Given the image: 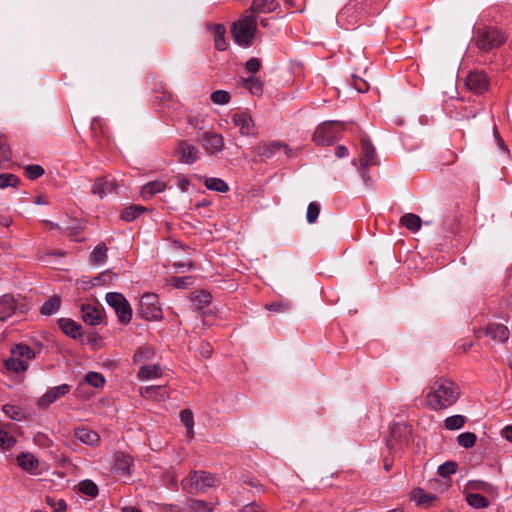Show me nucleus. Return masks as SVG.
<instances>
[{
	"label": "nucleus",
	"instance_id": "obj_1",
	"mask_svg": "<svg viewBox=\"0 0 512 512\" xmlns=\"http://www.w3.org/2000/svg\"><path fill=\"white\" fill-rule=\"evenodd\" d=\"M459 397V387L453 381L440 377L428 385L426 405L431 410L439 411L455 404Z\"/></svg>",
	"mask_w": 512,
	"mask_h": 512
},
{
	"label": "nucleus",
	"instance_id": "obj_2",
	"mask_svg": "<svg viewBox=\"0 0 512 512\" xmlns=\"http://www.w3.org/2000/svg\"><path fill=\"white\" fill-rule=\"evenodd\" d=\"M505 40V34L494 27H479L474 32V42L483 52L499 48Z\"/></svg>",
	"mask_w": 512,
	"mask_h": 512
},
{
	"label": "nucleus",
	"instance_id": "obj_3",
	"mask_svg": "<svg viewBox=\"0 0 512 512\" xmlns=\"http://www.w3.org/2000/svg\"><path fill=\"white\" fill-rule=\"evenodd\" d=\"M257 30L256 16L246 15L232 26V33L235 42L243 47H249L252 45V40Z\"/></svg>",
	"mask_w": 512,
	"mask_h": 512
},
{
	"label": "nucleus",
	"instance_id": "obj_4",
	"mask_svg": "<svg viewBox=\"0 0 512 512\" xmlns=\"http://www.w3.org/2000/svg\"><path fill=\"white\" fill-rule=\"evenodd\" d=\"M216 482L215 475L205 471H194L181 481V485L188 493H203L215 486Z\"/></svg>",
	"mask_w": 512,
	"mask_h": 512
},
{
	"label": "nucleus",
	"instance_id": "obj_5",
	"mask_svg": "<svg viewBox=\"0 0 512 512\" xmlns=\"http://www.w3.org/2000/svg\"><path fill=\"white\" fill-rule=\"evenodd\" d=\"M343 123L338 121H326L321 123L313 134V141L317 145H332L338 138V134L343 129Z\"/></svg>",
	"mask_w": 512,
	"mask_h": 512
},
{
	"label": "nucleus",
	"instance_id": "obj_6",
	"mask_svg": "<svg viewBox=\"0 0 512 512\" xmlns=\"http://www.w3.org/2000/svg\"><path fill=\"white\" fill-rule=\"evenodd\" d=\"M107 304L115 311L121 324H128L132 319V308L123 294L108 292L105 296Z\"/></svg>",
	"mask_w": 512,
	"mask_h": 512
},
{
	"label": "nucleus",
	"instance_id": "obj_7",
	"mask_svg": "<svg viewBox=\"0 0 512 512\" xmlns=\"http://www.w3.org/2000/svg\"><path fill=\"white\" fill-rule=\"evenodd\" d=\"M28 310L25 299L20 295L4 294L0 297V321H5L17 313Z\"/></svg>",
	"mask_w": 512,
	"mask_h": 512
},
{
	"label": "nucleus",
	"instance_id": "obj_8",
	"mask_svg": "<svg viewBox=\"0 0 512 512\" xmlns=\"http://www.w3.org/2000/svg\"><path fill=\"white\" fill-rule=\"evenodd\" d=\"M140 316L148 321H156L162 318V310L159 306L158 296L154 293H145L140 299Z\"/></svg>",
	"mask_w": 512,
	"mask_h": 512
},
{
	"label": "nucleus",
	"instance_id": "obj_9",
	"mask_svg": "<svg viewBox=\"0 0 512 512\" xmlns=\"http://www.w3.org/2000/svg\"><path fill=\"white\" fill-rule=\"evenodd\" d=\"M198 141L202 143L208 155L216 156L224 150V139L220 134L204 132Z\"/></svg>",
	"mask_w": 512,
	"mask_h": 512
},
{
	"label": "nucleus",
	"instance_id": "obj_10",
	"mask_svg": "<svg viewBox=\"0 0 512 512\" xmlns=\"http://www.w3.org/2000/svg\"><path fill=\"white\" fill-rule=\"evenodd\" d=\"M133 458L125 452H116L112 471L121 478H129L133 473Z\"/></svg>",
	"mask_w": 512,
	"mask_h": 512
},
{
	"label": "nucleus",
	"instance_id": "obj_11",
	"mask_svg": "<svg viewBox=\"0 0 512 512\" xmlns=\"http://www.w3.org/2000/svg\"><path fill=\"white\" fill-rule=\"evenodd\" d=\"M71 390L69 384H61L59 386L48 389L37 401L39 409H47L51 404L57 401L59 398L67 395Z\"/></svg>",
	"mask_w": 512,
	"mask_h": 512
},
{
	"label": "nucleus",
	"instance_id": "obj_12",
	"mask_svg": "<svg viewBox=\"0 0 512 512\" xmlns=\"http://www.w3.org/2000/svg\"><path fill=\"white\" fill-rule=\"evenodd\" d=\"M232 123L239 127V132L243 136L255 137L258 135L254 120L246 112H238L232 115Z\"/></svg>",
	"mask_w": 512,
	"mask_h": 512
},
{
	"label": "nucleus",
	"instance_id": "obj_13",
	"mask_svg": "<svg viewBox=\"0 0 512 512\" xmlns=\"http://www.w3.org/2000/svg\"><path fill=\"white\" fill-rule=\"evenodd\" d=\"M467 88L476 94H481L488 89L489 80L484 72H471L465 82Z\"/></svg>",
	"mask_w": 512,
	"mask_h": 512
},
{
	"label": "nucleus",
	"instance_id": "obj_14",
	"mask_svg": "<svg viewBox=\"0 0 512 512\" xmlns=\"http://www.w3.org/2000/svg\"><path fill=\"white\" fill-rule=\"evenodd\" d=\"M281 150L289 155L290 149L281 141L262 142L256 148L258 155L266 159L274 157Z\"/></svg>",
	"mask_w": 512,
	"mask_h": 512
},
{
	"label": "nucleus",
	"instance_id": "obj_15",
	"mask_svg": "<svg viewBox=\"0 0 512 512\" xmlns=\"http://www.w3.org/2000/svg\"><path fill=\"white\" fill-rule=\"evenodd\" d=\"M180 162L184 164H193L198 159L199 150L186 141H181L177 148Z\"/></svg>",
	"mask_w": 512,
	"mask_h": 512
},
{
	"label": "nucleus",
	"instance_id": "obj_16",
	"mask_svg": "<svg viewBox=\"0 0 512 512\" xmlns=\"http://www.w3.org/2000/svg\"><path fill=\"white\" fill-rule=\"evenodd\" d=\"M81 318L86 324L96 326L102 321V313L100 309L91 304H82Z\"/></svg>",
	"mask_w": 512,
	"mask_h": 512
},
{
	"label": "nucleus",
	"instance_id": "obj_17",
	"mask_svg": "<svg viewBox=\"0 0 512 512\" xmlns=\"http://www.w3.org/2000/svg\"><path fill=\"white\" fill-rule=\"evenodd\" d=\"M117 184L113 179L108 177L99 178L92 188V193L97 195L99 198H103L108 193L116 191Z\"/></svg>",
	"mask_w": 512,
	"mask_h": 512
},
{
	"label": "nucleus",
	"instance_id": "obj_18",
	"mask_svg": "<svg viewBox=\"0 0 512 512\" xmlns=\"http://www.w3.org/2000/svg\"><path fill=\"white\" fill-rule=\"evenodd\" d=\"M74 437L81 443L88 446H95L100 440V436L97 432L86 427L76 428L74 430Z\"/></svg>",
	"mask_w": 512,
	"mask_h": 512
},
{
	"label": "nucleus",
	"instance_id": "obj_19",
	"mask_svg": "<svg viewBox=\"0 0 512 512\" xmlns=\"http://www.w3.org/2000/svg\"><path fill=\"white\" fill-rule=\"evenodd\" d=\"M485 334L493 340L505 342L509 338V329L503 324L493 323L485 328Z\"/></svg>",
	"mask_w": 512,
	"mask_h": 512
},
{
	"label": "nucleus",
	"instance_id": "obj_20",
	"mask_svg": "<svg viewBox=\"0 0 512 512\" xmlns=\"http://www.w3.org/2000/svg\"><path fill=\"white\" fill-rule=\"evenodd\" d=\"M408 434L407 426L400 423H395L390 427L391 439L387 440V445L390 448H394L396 443H403L406 440Z\"/></svg>",
	"mask_w": 512,
	"mask_h": 512
},
{
	"label": "nucleus",
	"instance_id": "obj_21",
	"mask_svg": "<svg viewBox=\"0 0 512 512\" xmlns=\"http://www.w3.org/2000/svg\"><path fill=\"white\" fill-rule=\"evenodd\" d=\"M278 8L276 0H253L250 10L251 15L257 16L259 13H271Z\"/></svg>",
	"mask_w": 512,
	"mask_h": 512
},
{
	"label": "nucleus",
	"instance_id": "obj_22",
	"mask_svg": "<svg viewBox=\"0 0 512 512\" xmlns=\"http://www.w3.org/2000/svg\"><path fill=\"white\" fill-rule=\"evenodd\" d=\"M17 463L22 470L28 473H34L39 467V461L31 453H21L17 456Z\"/></svg>",
	"mask_w": 512,
	"mask_h": 512
},
{
	"label": "nucleus",
	"instance_id": "obj_23",
	"mask_svg": "<svg viewBox=\"0 0 512 512\" xmlns=\"http://www.w3.org/2000/svg\"><path fill=\"white\" fill-rule=\"evenodd\" d=\"M58 324L62 331L69 337L73 339H78L81 337V325L77 324L75 321L67 318H60L58 320Z\"/></svg>",
	"mask_w": 512,
	"mask_h": 512
},
{
	"label": "nucleus",
	"instance_id": "obj_24",
	"mask_svg": "<svg viewBox=\"0 0 512 512\" xmlns=\"http://www.w3.org/2000/svg\"><path fill=\"white\" fill-rule=\"evenodd\" d=\"M141 395L146 398H151L156 401H165L169 398L163 386H147L141 388Z\"/></svg>",
	"mask_w": 512,
	"mask_h": 512
},
{
	"label": "nucleus",
	"instance_id": "obj_25",
	"mask_svg": "<svg viewBox=\"0 0 512 512\" xmlns=\"http://www.w3.org/2000/svg\"><path fill=\"white\" fill-rule=\"evenodd\" d=\"M166 189V183L163 181L155 180L146 183L141 189V196L143 199H150L157 193Z\"/></svg>",
	"mask_w": 512,
	"mask_h": 512
},
{
	"label": "nucleus",
	"instance_id": "obj_26",
	"mask_svg": "<svg viewBox=\"0 0 512 512\" xmlns=\"http://www.w3.org/2000/svg\"><path fill=\"white\" fill-rule=\"evenodd\" d=\"M108 248L105 243H99L90 254V262L92 265L100 266L104 265L107 261Z\"/></svg>",
	"mask_w": 512,
	"mask_h": 512
},
{
	"label": "nucleus",
	"instance_id": "obj_27",
	"mask_svg": "<svg viewBox=\"0 0 512 512\" xmlns=\"http://www.w3.org/2000/svg\"><path fill=\"white\" fill-rule=\"evenodd\" d=\"M211 30L214 34V45L218 51H225L227 42L225 40V27L222 24H213Z\"/></svg>",
	"mask_w": 512,
	"mask_h": 512
},
{
	"label": "nucleus",
	"instance_id": "obj_28",
	"mask_svg": "<svg viewBox=\"0 0 512 512\" xmlns=\"http://www.w3.org/2000/svg\"><path fill=\"white\" fill-rule=\"evenodd\" d=\"M5 367L10 372L20 373L28 369L29 363L26 359L12 355V357L5 361Z\"/></svg>",
	"mask_w": 512,
	"mask_h": 512
},
{
	"label": "nucleus",
	"instance_id": "obj_29",
	"mask_svg": "<svg viewBox=\"0 0 512 512\" xmlns=\"http://www.w3.org/2000/svg\"><path fill=\"white\" fill-rule=\"evenodd\" d=\"M60 306H61L60 296L53 295L42 304V306L40 308V313L45 316L54 315L58 312Z\"/></svg>",
	"mask_w": 512,
	"mask_h": 512
},
{
	"label": "nucleus",
	"instance_id": "obj_30",
	"mask_svg": "<svg viewBox=\"0 0 512 512\" xmlns=\"http://www.w3.org/2000/svg\"><path fill=\"white\" fill-rule=\"evenodd\" d=\"M411 498L421 506H429L436 500L435 495L426 493L422 488L414 489Z\"/></svg>",
	"mask_w": 512,
	"mask_h": 512
},
{
	"label": "nucleus",
	"instance_id": "obj_31",
	"mask_svg": "<svg viewBox=\"0 0 512 512\" xmlns=\"http://www.w3.org/2000/svg\"><path fill=\"white\" fill-rule=\"evenodd\" d=\"M362 159H361V166L363 167H369L375 163V148L373 145L368 141L362 142Z\"/></svg>",
	"mask_w": 512,
	"mask_h": 512
},
{
	"label": "nucleus",
	"instance_id": "obj_32",
	"mask_svg": "<svg viewBox=\"0 0 512 512\" xmlns=\"http://www.w3.org/2000/svg\"><path fill=\"white\" fill-rule=\"evenodd\" d=\"M161 376V369L158 365H143L138 371V377L141 380H150L159 378Z\"/></svg>",
	"mask_w": 512,
	"mask_h": 512
},
{
	"label": "nucleus",
	"instance_id": "obj_33",
	"mask_svg": "<svg viewBox=\"0 0 512 512\" xmlns=\"http://www.w3.org/2000/svg\"><path fill=\"white\" fill-rule=\"evenodd\" d=\"M401 224L412 232H416L421 228V218L413 213H407L401 217Z\"/></svg>",
	"mask_w": 512,
	"mask_h": 512
},
{
	"label": "nucleus",
	"instance_id": "obj_34",
	"mask_svg": "<svg viewBox=\"0 0 512 512\" xmlns=\"http://www.w3.org/2000/svg\"><path fill=\"white\" fill-rule=\"evenodd\" d=\"M180 420L186 427L187 436L193 438L194 436V416L190 409H183L180 412Z\"/></svg>",
	"mask_w": 512,
	"mask_h": 512
},
{
	"label": "nucleus",
	"instance_id": "obj_35",
	"mask_svg": "<svg viewBox=\"0 0 512 512\" xmlns=\"http://www.w3.org/2000/svg\"><path fill=\"white\" fill-rule=\"evenodd\" d=\"M466 501L469 506L475 509L486 508L489 506V501L486 497L479 493H468Z\"/></svg>",
	"mask_w": 512,
	"mask_h": 512
},
{
	"label": "nucleus",
	"instance_id": "obj_36",
	"mask_svg": "<svg viewBox=\"0 0 512 512\" xmlns=\"http://www.w3.org/2000/svg\"><path fill=\"white\" fill-rule=\"evenodd\" d=\"M466 489L467 490H480L484 493H488V494H497V490L496 488L487 483V482H484V481H480V480H472V481H469L467 484H466Z\"/></svg>",
	"mask_w": 512,
	"mask_h": 512
},
{
	"label": "nucleus",
	"instance_id": "obj_37",
	"mask_svg": "<svg viewBox=\"0 0 512 512\" xmlns=\"http://www.w3.org/2000/svg\"><path fill=\"white\" fill-rule=\"evenodd\" d=\"M145 208L141 205H132L125 208L121 213L122 220L126 222H131L138 218L141 214H143Z\"/></svg>",
	"mask_w": 512,
	"mask_h": 512
},
{
	"label": "nucleus",
	"instance_id": "obj_38",
	"mask_svg": "<svg viewBox=\"0 0 512 512\" xmlns=\"http://www.w3.org/2000/svg\"><path fill=\"white\" fill-rule=\"evenodd\" d=\"M205 186L209 190L220 193H225L229 190L228 184L224 180L216 177L207 178L205 180Z\"/></svg>",
	"mask_w": 512,
	"mask_h": 512
},
{
	"label": "nucleus",
	"instance_id": "obj_39",
	"mask_svg": "<svg viewBox=\"0 0 512 512\" xmlns=\"http://www.w3.org/2000/svg\"><path fill=\"white\" fill-rule=\"evenodd\" d=\"M466 422V418L463 415L449 416L444 421V426L447 430L454 431L461 429Z\"/></svg>",
	"mask_w": 512,
	"mask_h": 512
},
{
	"label": "nucleus",
	"instance_id": "obj_40",
	"mask_svg": "<svg viewBox=\"0 0 512 512\" xmlns=\"http://www.w3.org/2000/svg\"><path fill=\"white\" fill-rule=\"evenodd\" d=\"M12 355L19 356L27 361L35 358V352L27 345L17 344L11 350Z\"/></svg>",
	"mask_w": 512,
	"mask_h": 512
},
{
	"label": "nucleus",
	"instance_id": "obj_41",
	"mask_svg": "<svg viewBox=\"0 0 512 512\" xmlns=\"http://www.w3.org/2000/svg\"><path fill=\"white\" fill-rule=\"evenodd\" d=\"M4 414L14 421H21L24 418L22 409L17 405L5 404L2 407Z\"/></svg>",
	"mask_w": 512,
	"mask_h": 512
},
{
	"label": "nucleus",
	"instance_id": "obj_42",
	"mask_svg": "<svg viewBox=\"0 0 512 512\" xmlns=\"http://www.w3.org/2000/svg\"><path fill=\"white\" fill-rule=\"evenodd\" d=\"M78 490L82 494H85L89 497H96L98 495L97 485L92 480L89 479L79 482Z\"/></svg>",
	"mask_w": 512,
	"mask_h": 512
},
{
	"label": "nucleus",
	"instance_id": "obj_43",
	"mask_svg": "<svg viewBox=\"0 0 512 512\" xmlns=\"http://www.w3.org/2000/svg\"><path fill=\"white\" fill-rule=\"evenodd\" d=\"M243 86L253 95H260L263 92V84L260 79L249 77L243 80Z\"/></svg>",
	"mask_w": 512,
	"mask_h": 512
},
{
	"label": "nucleus",
	"instance_id": "obj_44",
	"mask_svg": "<svg viewBox=\"0 0 512 512\" xmlns=\"http://www.w3.org/2000/svg\"><path fill=\"white\" fill-rule=\"evenodd\" d=\"M153 356V350L148 346H143L137 349V351L134 354L133 360L134 362L141 363L151 360Z\"/></svg>",
	"mask_w": 512,
	"mask_h": 512
},
{
	"label": "nucleus",
	"instance_id": "obj_45",
	"mask_svg": "<svg viewBox=\"0 0 512 512\" xmlns=\"http://www.w3.org/2000/svg\"><path fill=\"white\" fill-rule=\"evenodd\" d=\"M477 437L472 432L461 433L457 436L458 444L463 448H471L475 445Z\"/></svg>",
	"mask_w": 512,
	"mask_h": 512
},
{
	"label": "nucleus",
	"instance_id": "obj_46",
	"mask_svg": "<svg viewBox=\"0 0 512 512\" xmlns=\"http://www.w3.org/2000/svg\"><path fill=\"white\" fill-rule=\"evenodd\" d=\"M457 471V463L454 461H447L438 467V474L443 478H447Z\"/></svg>",
	"mask_w": 512,
	"mask_h": 512
},
{
	"label": "nucleus",
	"instance_id": "obj_47",
	"mask_svg": "<svg viewBox=\"0 0 512 512\" xmlns=\"http://www.w3.org/2000/svg\"><path fill=\"white\" fill-rule=\"evenodd\" d=\"M85 381L95 387V388H99V387H102L105 383V378L102 374L98 373V372H88L85 376Z\"/></svg>",
	"mask_w": 512,
	"mask_h": 512
},
{
	"label": "nucleus",
	"instance_id": "obj_48",
	"mask_svg": "<svg viewBox=\"0 0 512 512\" xmlns=\"http://www.w3.org/2000/svg\"><path fill=\"white\" fill-rule=\"evenodd\" d=\"M170 285L177 289H186L189 288L193 284V277L184 276V277H172L169 280Z\"/></svg>",
	"mask_w": 512,
	"mask_h": 512
},
{
	"label": "nucleus",
	"instance_id": "obj_49",
	"mask_svg": "<svg viewBox=\"0 0 512 512\" xmlns=\"http://www.w3.org/2000/svg\"><path fill=\"white\" fill-rule=\"evenodd\" d=\"M191 512H213L214 505L203 500L192 501L190 505Z\"/></svg>",
	"mask_w": 512,
	"mask_h": 512
},
{
	"label": "nucleus",
	"instance_id": "obj_50",
	"mask_svg": "<svg viewBox=\"0 0 512 512\" xmlns=\"http://www.w3.org/2000/svg\"><path fill=\"white\" fill-rule=\"evenodd\" d=\"M231 97L225 90H216L211 94V100L217 105H226L229 103Z\"/></svg>",
	"mask_w": 512,
	"mask_h": 512
},
{
	"label": "nucleus",
	"instance_id": "obj_51",
	"mask_svg": "<svg viewBox=\"0 0 512 512\" xmlns=\"http://www.w3.org/2000/svg\"><path fill=\"white\" fill-rule=\"evenodd\" d=\"M19 181V178L14 174H0V189L15 187Z\"/></svg>",
	"mask_w": 512,
	"mask_h": 512
},
{
	"label": "nucleus",
	"instance_id": "obj_52",
	"mask_svg": "<svg viewBox=\"0 0 512 512\" xmlns=\"http://www.w3.org/2000/svg\"><path fill=\"white\" fill-rule=\"evenodd\" d=\"M43 174H44V169L40 165L31 164L25 168V175L27 176V178H29L31 180H35V179L41 177Z\"/></svg>",
	"mask_w": 512,
	"mask_h": 512
},
{
	"label": "nucleus",
	"instance_id": "obj_53",
	"mask_svg": "<svg viewBox=\"0 0 512 512\" xmlns=\"http://www.w3.org/2000/svg\"><path fill=\"white\" fill-rule=\"evenodd\" d=\"M320 213V206L316 202H311L307 207L306 219L309 224L316 222Z\"/></svg>",
	"mask_w": 512,
	"mask_h": 512
},
{
	"label": "nucleus",
	"instance_id": "obj_54",
	"mask_svg": "<svg viewBox=\"0 0 512 512\" xmlns=\"http://www.w3.org/2000/svg\"><path fill=\"white\" fill-rule=\"evenodd\" d=\"M16 440L7 431L0 430V447L9 449L15 444Z\"/></svg>",
	"mask_w": 512,
	"mask_h": 512
},
{
	"label": "nucleus",
	"instance_id": "obj_55",
	"mask_svg": "<svg viewBox=\"0 0 512 512\" xmlns=\"http://www.w3.org/2000/svg\"><path fill=\"white\" fill-rule=\"evenodd\" d=\"M265 308L272 312H286L290 310L291 304L288 301L275 302L267 304Z\"/></svg>",
	"mask_w": 512,
	"mask_h": 512
},
{
	"label": "nucleus",
	"instance_id": "obj_56",
	"mask_svg": "<svg viewBox=\"0 0 512 512\" xmlns=\"http://www.w3.org/2000/svg\"><path fill=\"white\" fill-rule=\"evenodd\" d=\"M116 277H117L116 274L113 273L111 270H106V271H103L102 273H100L94 280L100 284H109Z\"/></svg>",
	"mask_w": 512,
	"mask_h": 512
},
{
	"label": "nucleus",
	"instance_id": "obj_57",
	"mask_svg": "<svg viewBox=\"0 0 512 512\" xmlns=\"http://www.w3.org/2000/svg\"><path fill=\"white\" fill-rule=\"evenodd\" d=\"M493 138L498 146V148L500 150H502L505 154L509 155V150H508V147L507 145L505 144L504 140L502 139V137L500 136L496 126H494V129H493Z\"/></svg>",
	"mask_w": 512,
	"mask_h": 512
},
{
	"label": "nucleus",
	"instance_id": "obj_58",
	"mask_svg": "<svg viewBox=\"0 0 512 512\" xmlns=\"http://www.w3.org/2000/svg\"><path fill=\"white\" fill-rule=\"evenodd\" d=\"M260 66H261V63L259 61L258 58H250L246 64H245V68L247 71H249L250 73H256L259 71L260 69Z\"/></svg>",
	"mask_w": 512,
	"mask_h": 512
},
{
	"label": "nucleus",
	"instance_id": "obj_59",
	"mask_svg": "<svg viewBox=\"0 0 512 512\" xmlns=\"http://www.w3.org/2000/svg\"><path fill=\"white\" fill-rule=\"evenodd\" d=\"M190 184V181L188 178L184 176H178L176 178V186L177 188L182 192L185 193L188 191V186Z\"/></svg>",
	"mask_w": 512,
	"mask_h": 512
},
{
	"label": "nucleus",
	"instance_id": "obj_60",
	"mask_svg": "<svg viewBox=\"0 0 512 512\" xmlns=\"http://www.w3.org/2000/svg\"><path fill=\"white\" fill-rule=\"evenodd\" d=\"M199 352H200V354L203 357L208 358V357H210L212 355L213 348L210 345V343H208V342H201L200 346H199Z\"/></svg>",
	"mask_w": 512,
	"mask_h": 512
},
{
	"label": "nucleus",
	"instance_id": "obj_61",
	"mask_svg": "<svg viewBox=\"0 0 512 512\" xmlns=\"http://www.w3.org/2000/svg\"><path fill=\"white\" fill-rule=\"evenodd\" d=\"M353 86L359 93H363L368 90V84L366 83V81L362 79H355L353 82Z\"/></svg>",
	"mask_w": 512,
	"mask_h": 512
},
{
	"label": "nucleus",
	"instance_id": "obj_62",
	"mask_svg": "<svg viewBox=\"0 0 512 512\" xmlns=\"http://www.w3.org/2000/svg\"><path fill=\"white\" fill-rule=\"evenodd\" d=\"M335 155L338 158L346 157L348 155L347 147H345L343 145L337 146L336 149H335Z\"/></svg>",
	"mask_w": 512,
	"mask_h": 512
},
{
	"label": "nucleus",
	"instance_id": "obj_63",
	"mask_svg": "<svg viewBox=\"0 0 512 512\" xmlns=\"http://www.w3.org/2000/svg\"><path fill=\"white\" fill-rule=\"evenodd\" d=\"M163 512H185V510L178 505L169 504L164 506Z\"/></svg>",
	"mask_w": 512,
	"mask_h": 512
},
{
	"label": "nucleus",
	"instance_id": "obj_64",
	"mask_svg": "<svg viewBox=\"0 0 512 512\" xmlns=\"http://www.w3.org/2000/svg\"><path fill=\"white\" fill-rule=\"evenodd\" d=\"M502 436L512 442V425H507L502 429Z\"/></svg>",
	"mask_w": 512,
	"mask_h": 512
}]
</instances>
